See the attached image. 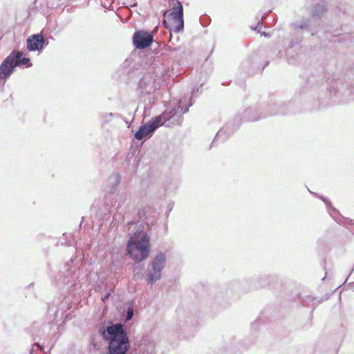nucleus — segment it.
Returning a JSON list of instances; mask_svg holds the SVG:
<instances>
[{"instance_id":"obj_2","label":"nucleus","mask_w":354,"mask_h":354,"mask_svg":"<svg viewBox=\"0 0 354 354\" xmlns=\"http://www.w3.org/2000/svg\"><path fill=\"white\" fill-rule=\"evenodd\" d=\"M169 6L171 8L165 12L163 24L171 32H178L184 28L183 8L178 0H171Z\"/></svg>"},{"instance_id":"obj_1","label":"nucleus","mask_w":354,"mask_h":354,"mask_svg":"<svg viewBox=\"0 0 354 354\" xmlns=\"http://www.w3.org/2000/svg\"><path fill=\"white\" fill-rule=\"evenodd\" d=\"M149 238L144 232L136 233L128 241V254L136 261L146 259L149 254Z\"/></svg>"},{"instance_id":"obj_16","label":"nucleus","mask_w":354,"mask_h":354,"mask_svg":"<svg viewBox=\"0 0 354 354\" xmlns=\"http://www.w3.org/2000/svg\"><path fill=\"white\" fill-rule=\"evenodd\" d=\"M133 308H129L128 310H127V315L126 320L127 321L130 320L133 317Z\"/></svg>"},{"instance_id":"obj_11","label":"nucleus","mask_w":354,"mask_h":354,"mask_svg":"<svg viewBox=\"0 0 354 354\" xmlns=\"http://www.w3.org/2000/svg\"><path fill=\"white\" fill-rule=\"evenodd\" d=\"M156 129V127L155 124H145L140 127L138 131L135 133V138L140 140L143 139L145 136H148L154 130Z\"/></svg>"},{"instance_id":"obj_5","label":"nucleus","mask_w":354,"mask_h":354,"mask_svg":"<svg viewBox=\"0 0 354 354\" xmlns=\"http://www.w3.org/2000/svg\"><path fill=\"white\" fill-rule=\"evenodd\" d=\"M153 41V34L145 30L136 31L133 36V44L138 49H144L150 46Z\"/></svg>"},{"instance_id":"obj_17","label":"nucleus","mask_w":354,"mask_h":354,"mask_svg":"<svg viewBox=\"0 0 354 354\" xmlns=\"http://www.w3.org/2000/svg\"><path fill=\"white\" fill-rule=\"evenodd\" d=\"M109 295H111V289H109L106 294L103 296H102L101 299L103 302H105L106 300H108Z\"/></svg>"},{"instance_id":"obj_8","label":"nucleus","mask_w":354,"mask_h":354,"mask_svg":"<svg viewBox=\"0 0 354 354\" xmlns=\"http://www.w3.org/2000/svg\"><path fill=\"white\" fill-rule=\"evenodd\" d=\"M16 67L13 55L11 52L0 65V78L7 79L13 73Z\"/></svg>"},{"instance_id":"obj_4","label":"nucleus","mask_w":354,"mask_h":354,"mask_svg":"<svg viewBox=\"0 0 354 354\" xmlns=\"http://www.w3.org/2000/svg\"><path fill=\"white\" fill-rule=\"evenodd\" d=\"M109 307L105 306L102 312L101 323L98 333L100 337L107 342L106 354H111V319L108 315Z\"/></svg>"},{"instance_id":"obj_18","label":"nucleus","mask_w":354,"mask_h":354,"mask_svg":"<svg viewBox=\"0 0 354 354\" xmlns=\"http://www.w3.org/2000/svg\"><path fill=\"white\" fill-rule=\"evenodd\" d=\"M93 345H94V347H95V348H97V349H99V348H100L99 347H97V344H94Z\"/></svg>"},{"instance_id":"obj_9","label":"nucleus","mask_w":354,"mask_h":354,"mask_svg":"<svg viewBox=\"0 0 354 354\" xmlns=\"http://www.w3.org/2000/svg\"><path fill=\"white\" fill-rule=\"evenodd\" d=\"M98 207V214L106 219L109 218L111 212V196L107 193L103 200H98L96 203Z\"/></svg>"},{"instance_id":"obj_10","label":"nucleus","mask_w":354,"mask_h":354,"mask_svg":"<svg viewBox=\"0 0 354 354\" xmlns=\"http://www.w3.org/2000/svg\"><path fill=\"white\" fill-rule=\"evenodd\" d=\"M15 59V66L17 67L28 68L32 66V63L28 57H23V53L19 50H14L12 51Z\"/></svg>"},{"instance_id":"obj_12","label":"nucleus","mask_w":354,"mask_h":354,"mask_svg":"<svg viewBox=\"0 0 354 354\" xmlns=\"http://www.w3.org/2000/svg\"><path fill=\"white\" fill-rule=\"evenodd\" d=\"M168 112H163V113L158 117H156L154 120L149 123V124H155L156 129L162 125L167 120H168V117L167 116Z\"/></svg>"},{"instance_id":"obj_14","label":"nucleus","mask_w":354,"mask_h":354,"mask_svg":"<svg viewBox=\"0 0 354 354\" xmlns=\"http://www.w3.org/2000/svg\"><path fill=\"white\" fill-rule=\"evenodd\" d=\"M101 6L104 8V12L111 9V2H109L108 1L101 2Z\"/></svg>"},{"instance_id":"obj_6","label":"nucleus","mask_w":354,"mask_h":354,"mask_svg":"<svg viewBox=\"0 0 354 354\" xmlns=\"http://www.w3.org/2000/svg\"><path fill=\"white\" fill-rule=\"evenodd\" d=\"M165 256L162 253L158 254L152 261L153 273L148 275V282L153 283L160 277V272L165 266Z\"/></svg>"},{"instance_id":"obj_7","label":"nucleus","mask_w":354,"mask_h":354,"mask_svg":"<svg viewBox=\"0 0 354 354\" xmlns=\"http://www.w3.org/2000/svg\"><path fill=\"white\" fill-rule=\"evenodd\" d=\"M48 44V41L41 34L32 35L27 39V49L30 52L41 53Z\"/></svg>"},{"instance_id":"obj_3","label":"nucleus","mask_w":354,"mask_h":354,"mask_svg":"<svg viewBox=\"0 0 354 354\" xmlns=\"http://www.w3.org/2000/svg\"><path fill=\"white\" fill-rule=\"evenodd\" d=\"M129 348V338L122 325H112V354H125Z\"/></svg>"},{"instance_id":"obj_15","label":"nucleus","mask_w":354,"mask_h":354,"mask_svg":"<svg viewBox=\"0 0 354 354\" xmlns=\"http://www.w3.org/2000/svg\"><path fill=\"white\" fill-rule=\"evenodd\" d=\"M165 112H168V113L167 115V116L168 117V120H169L171 118H172L176 113L175 109L166 110Z\"/></svg>"},{"instance_id":"obj_13","label":"nucleus","mask_w":354,"mask_h":354,"mask_svg":"<svg viewBox=\"0 0 354 354\" xmlns=\"http://www.w3.org/2000/svg\"><path fill=\"white\" fill-rule=\"evenodd\" d=\"M111 113H106L101 116L102 126L104 129L109 131V122L110 120Z\"/></svg>"}]
</instances>
